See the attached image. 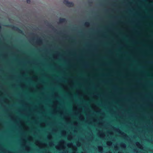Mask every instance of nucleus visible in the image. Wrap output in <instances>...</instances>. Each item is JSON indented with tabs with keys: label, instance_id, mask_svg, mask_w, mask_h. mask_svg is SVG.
Listing matches in <instances>:
<instances>
[{
	"label": "nucleus",
	"instance_id": "f257e3e1",
	"mask_svg": "<svg viewBox=\"0 0 153 153\" xmlns=\"http://www.w3.org/2000/svg\"><path fill=\"white\" fill-rule=\"evenodd\" d=\"M64 3L68 6H71L73 5L72 3L69 2L67 0H64Z\"/></svg>",
	"mask_w": 153,
	"mask_h": 153
},
{
	"label": "nucleus",
	"instance_id": "7ed1b4c3",
	"mask_svg": "<svg viewBox=\"0 0 153 153\" xmlns=\"http://www.w3.org/2000/svg\"><path fill=\"white\" fill-rule=\"evenodd\" d=\"M99 150H100V151H101L102 150V148L101 147H99Z\"/></svg>",
	"mask_w": 153,
	"mask_h": 153
},
{
	"label": "nucleus",
	"instance_id": "f03ea898",
	"mask_svg": "<svg viewBox=\"0 0 153 153\" xmlns=\"http://www.w3.org/2000/svg\"><path fill=\"white\" fill-rule=\"evenodd\" d=\"M27 2L28 3H30V0H27Z\"/></svg>",
	"mask_w": 153,
	"mask_h": 153
},
{
	"label": "nucleus",
	"instance_id": "20e7f679",
	"mask_svg": "<svg viewBox=\"0 0 153 153\" xmlns=\"http://www.w3.org/2000/svg\"><path fill=\"white\" fill-rule=\"evenodd\" d=\"M107 144L108 145H111V143H107Z\"/></svg>",
	"mask_w": 153,
	"mask_h": 153
},
{
	"label": "nucleus",
	"instance_id": "423d86ee",
	"mask_svg": "<svg viewBox=\"0 0 153 153\" xmlns=\"http://www.w3.org/2000/svg\"><path fill=\"white\" fill-rule=\"evenodd\" d=\"M57 149H59V148H58V147H57Z\"/></svg>",
	"mask_w": 153,
	"mask_h": 153
},
{
	"label": "nucleus",
	"instance_id": "39448f33",
	"mask_svg": "<svg viewBox=\"0 0 153 153\" xmlns=\"http://www.w3.org/2000/svg\"><path fill=\"white\" fill-rule=\"evenodd\" d=\"M138 143H136V144H137H137H138Z\"/></svg>",
	"mask_w": 153,
	"mask_h": 153
},
{
	"label": "nucleus",
	"instance_id": "0eeeda50",
	"mask_svg": "<svg viewBox=\"0 0 153 153\" xmlns=\"http://www.w3.org/2000/svg\"><path fill=\"white\" fill-rule=\"evenodd\" d=\"M109 153H110V152H109Z\"/></svg>",
	"mask_w": 153,
	"mask_h": 153
}]
</instances>
